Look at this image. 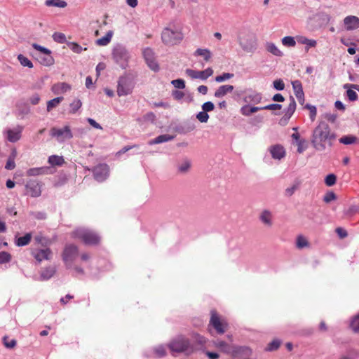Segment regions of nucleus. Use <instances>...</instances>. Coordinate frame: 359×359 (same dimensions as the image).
<instances>
[{
	"mask_svg": "<svg viewBox=\"0 0 359 359\" xmlns=\"http://www.w3.org/2000/svg\"><path fill=\"white\" fill-rule=\"evenodd\" d=\"M335 139L336 134L332 132L329 125L320 121L313 130L311 142L315 149L323 151L327 146L332 147Z\"/></svg>",
	"mask_w": 359,
	"mask_h": 359,
	"instance_id": "nucleus-1",
	"label": "nucleus"
},
{
	"mask_svg": "<svg viewBox=\"0 0 359 359\" xmlns=\"http://www.w3.org/2000/svg\"><path fill=\"white\" fill-rule=\"evenodd\" d=\"M215 347L219 348L224 353H232L233 355H241V356H248L251 354V350L245 346L241 347H233L231 344L222 341V340H215L212 341Z\"/></svg>",
	"mask_w": 359,
	"mask_h": 359,
	"instance_id": "nucleus-2",
	"label": "nucleus"
},
{
	"mask_svg": "<svg viewBox=\"0 0 359 359\" xmlns=\"http://www.w3.org/2000/svg\"><path fill=\"white\" fill-rule=\"evenodd\" d=\"M168 347L172 352L182 353L193 351V347L189 339L180 335L173 339L168 344Z\"/></svg>",
	"mask_w": 359,
	"mask_h": 359,
	"instance_id": "nucleus-3",
	"label": "nucleus"
},
{
	"mask_svg": "<svg viewBox=\"0 0 359 359\" xmlns=\"http://www.w3.org/2000/svg\"><path fill=\"white\" fill-rule=\"evenodd\" d=\"M72 236L81 239L86 245L97 244L100 241V236L96 233L85 228L76 229L72 233Z\"/></svg>",
	"mask_w": 359,
	"mask_h": 359,
	"instance_id": "nucleus-4",
	"label": "nucleus"
},
{
	"mask_svg": "<svg viewBox=\"0 0 359 359\" xmlns=\"http://www.w3.org/2000/svg\"><path fill=\"white\" fill-rule=\"evenodd\" d=\"M50 135L59 143H63L74 137L71 127L69 125H65L62 128L53 127L50 130Z\"/></svg>",
	"mask_w": 359,
	"mask_h": 359,
	"instance_id": "nucleus-5",
	"label": "nucleus"
},
{
	"mask_svg": "<svg viewBox=\"0 0 359 359\" xmlns=\"http://www.w3.org/2000/svg\"><path fill=\"white\" fill-rule=\"evenodd\" d=\"M162 41L167 45H174L182 39V34L175 29L165 28L161 34Z\"/></svg>",
	"mask_w": 359,
	"mask_h": 359,
	"instance_id": "nucleus-6",
	"label": "nucleus"
},
{
	"mask_svg": "<svg viewBox=\"0 0 359 359\" xmlns=\"http://www.w3.org/2000/svg\"><path fill=\"white\" fill-rule=\"evenodd\" d=\"M134 84L132 80L128 76L119 78L117 83L116 93L119 97L126 96L133 93Z\"/></svg>",
	"mask_w": 359,
	"mask_h": 359,
	"instance_id": "nucleus-7",
	"label": "nucleus"
},
{
	"mask_svg": "<svg viewBox=\"0 0 359 359\" xmlns=\"http://www.w3.org/2000/svg\"><path fill=\"white\" fill-rule=\"evenodd\" d=\"M239 44L244 51L254 53L257 46V39L252 34H246L239 38Z\"/></svg>",
	"mask_w": 359,
	"mask_h": 359,
	"instance_id": "nucleus-8",
	"label": "nucleus"
},
{
	"mask_svg": "<svg viewBox=\"0 0 359 359\" xmlns=\"http://www.w3.org/2000/svg\"><path fill=\"white\" fill-rule=\"evenodd\" d=\"M113 57L117 63L121 66L124 67L126 65L129 58L130 54L126 48L118 46L114 48L113 50Z\"/></svg>",
	"mask_w": 359,
	"mask_h": 359,
	"instance_id": "nucleus-9",
	"label": "nucleus"
},
{
	"mask_svg": "<svg viewBox=\"0 0 359 359\" xmlns=\"http://www.w3.org/2000/svg\"><path fill=\"white\" fill-rule=\"evenodd\" d=\"M210 325H212L216 330L217 333L219 334H224L228 327V324L224 320H222L217 316V313L213 311L211 312Z\"/></svg>",
	"mask_w": 359,
	"mask_h": 359,
	"instance_id": "nucleus-10",
	"label": "nucleus"
},
{
	"mask_svg": "<svg viewBox=\"0 0 359 359\" xmlns=\"http://www.w3.org/2000/svg\"><path fill=\"white\" fill-rule=\"evenodd\" d=\"M186 74L192 79H201L205 80L208 77L212 75L213 69L211 67H208L203 71H196L191 69H186Z\"/></svg>",
	"mask_w": 359,
	"mask_h": 359,
	"instance_id": "nucleus-11",
	"label": "nucleus"
},
{
	"mask_svg": "<svg viewBox=\"0 0 359 359\" xmlns=\"http://www.w3.org/2000/svg\"><path fill=\"white\" fill-rule=\"evenodd\" d=\"M78 255V249L77 247L74 245H66L62 257L63 260L67 265H70L72 262L75 259V258Z\"/></svg>",
	"mask_w": 359,
	"mask_h": 359,
	"instance_id": "nucleus-12",
	"label": "nucleus"
},
{
	"mask_svg": "<svg viewBox=\"0 0 359 359\" xmlns=\"http://www.w3.org/2000/svg\"><path fill=\"white\" fill-rule=\"evenodd\" d=\"M142 54L149 67L154 72L158 71L159 67L157 62L156 61L153 50L149 48H146L143 50Z\"/></svg>",
	"mask_w": 359,
	"mask_h": 359,
	"instance_id": "nucleus-13",
	"label": "nucleus"
},
{
	"mask_svg": "<svg viewBox=\"0 0 359 359\" xmlns=\"http://www.w3.org/2000/svg\"><path fill=\"white\" fill-rule=\"evenodd\" d=\"M22 130L23 127L18 126L13 128L6 129L4 133L8 141L11 142H15L21 138Z\"/></svg>",
	"mask_w": 359,
	"mask_h": 359,
	"instance_id": "nucleus-14",
	"label": "nucleus"
},
{
	"mask_svg": "<svg viewBox=\"0 0 359 359\" xmlns=\"http://www.w3.org/2000/svg\"><path fill=\"white\" fill-rule=\"evenodd\" d=\"M109 168L107 164H100L94 168L93 175L98 182H103L109 176Z\"/></svg>",
	"mask_w": 359,
	"mask_h": 359,
	"instance_id": "nucleus-15",
	"label": "nucleus"
},
{
	"mask_svg": "<svg viewBox=\"0 0 359 359\" xmlns=\"http://www.w3.org/2000/svg\"><path fill=\"white\" fill-rule=\"evenodd\" d=\"M271 157L278 161L284 158L286 155V151L283 146L280 144L271 145L268 149Z\"/></svg>",
	"mask_w": 359,
	"mask_h": 359,
	"instance_id": "nucleus-16",
	"label": "nucleus"
},
{
	"mask_svg": "<svg viewBox=\"0 0 359 359\" xmlns=\"http://www.w3.org/2000/svg\"><path fill=\"white\" fill-rule=\"evenodd\" d=\"M25 187L27 193L32 197H38L41 194V185L36 181L30 180L27 183Z\"/></svg>",
	"mask_w": 359,
	"mask_h": 359,
	"instance_id": "nucleus-17",
	"label": "nucleus"
},
{
	"mask_svg": "<svg viewBox=\"0 0 359 359\" xmlns=\"http://www.w3.org/2000/svg\"><path fill=\"white\" fill-rule=\"evenodd\" d=\"M344 24L348 31L359 28V18L355 15H348L344 19Z\"/></svg>",
	"mask_w": 359,
	"mask_h": 359,
	"instance_id": "nucleus-18",
	"label": "nucleus"
},
{
	"mask_svg": "<svg viewBox=\"0 0 359 359\" xmlns=\"http://www.w3.org/2000/svg\"><path fill=\"white\" fill-rule=\"evenodd\" d=\"M292 85L297 99L301 104H303L304 102V93L302 83L299 80H295L292 82Z\"/></svg>",
	"mask_w": 359,
	"mask_h": 359,
	"instance_id": "nucleus-19",
	"label": "nucleus"
},
{
	"mask_svg": "<svg viewBox=\"0 0 359 359\" xmlns=\"http://www.w3.org/2000/svg\"><path fill=\"white\" fill-rule=\"evenodd\" d=\"M51 255L52 252L48 248L41 249L32 252V255L39 262H41L43 260L50 259Z\"/></svg>",
	"mask_w": 359,
	"mask_h": 359,
	"instance_id": "nucleus-20",
	"label": "nucleus"
},
{
	"mask_svg": "<svg viewBox=\"0 0 359 359\" xmlns=\"http://www.w3.org/2000/svg\"><path fill=\"white\" fill-rule=\"evenodd\" d=\"M72 89V86L65 82L55 83L52 88V92L55 95L65 93Z\"/></svg>",
	"mask_w": 359,
	"mask_h": 359,
	"instance_id": "nucleus-21",
	"label": "nucleus"
},
{
	"mask_svg": "<svg viewBox=\"0 0 359 359\" xmlns=\"http://www.w3.org/2000/svg\"><path fill=\"white\" fill-rule=\"evenodd\" d=\"M259 219L267 227L273 225V214L269 210H264L259 215Z\"/></svg>",
	"mask_w": 359,
	"mask_h": 359,
	"instance_id": "nucleus-22",
	"label": "nucleus"
},
{
	"mask_svg": "<svg viewBox=\"0 0 359 359\" xmlns=\"http://www.w3.org/2000/svg\"><path fill=\"white\" fill-rule=\"evenodd\" d=\"M296 39L299 43L306 45V51H308L310 48L316 47L317 45V41L316 40L308 39L304 36H297Z\"/></svg>",
	"mask_w": 359,
	"mask_h": 359,
	"instance_id": "nucleus-23",
	"label": "nucleus"
},
{
	"mask_svg": "<svg viewBox=\"0 0 359 359\" xmlns=\"http://www.w3.org/2000/svg\"><path fill=\"white\" fill-rule=\"evenodd\" d=\"M233 86L231 85H223L219 86L215 92V97L221 98L225 96L226 94L230 93L233 91Z\"/></svg>",
	"mask_w": 359,
	"mask_h": 359,
	"instance_id": "nucleus-24",
	"label": "nucleus"
},
{
	"mask_svg": "<svg viewBox=\"0 0 359 359\" xmlns=\"http://www.w3.org/2000/svg\"><path fill=\"white\" fill-rule=\"evenodd\" d=\"M265 48L267 52L276 57H282L283 55V51H281L274 43L266 42Z\"/></svg>",
	"mask_w": 359,
	"mask_h": 359,
	"instance_id": "nucleus-25",
	"label": "nucleus"
},
{
	"mask_svg": "<svg viewBox=\"0 0 359 359\" xmlns=\"http://www.w3.org/2000/svg\"><path fill=\"white\" fill-rule=\"evenodd\" d=\"M339 142L344 145H350L359 143V138L353 135H344L339 139Z\"/></svg>",
	"mask_w": 359,
	"mask_h": 359,
	"instance_id": "nucleus-26",
	"label": "nucleus"
},
{
	"mask_svg": "<svg viewBox=\"0 0 359 359\" xmlns=\"http://www.w3.org/2000/svg\"><path fill=\"white\" fill-rule=\"evenodd\" d=\"M174 139V136L168 134L161 135L156 138L151 140L149 142V144H161L166 142L171 141Z\"/></svg>",
	"mask_w": 359,
	"mask_h": 359,
	"instance_id": "nucleus-27",
	"label": "nucleus"
},
{
	"mask_svg": "<svg viewBox=\"0 0 359 359\" xmlns=\"http://www.w3.org/2000/svg\"><path fill=\"white\" fill-rule=\"evenodd\" d=\"M296 109V102L292 97H290V103L285 109L284 118L285 120H288L291 118Z\"/></svg>",
	"mask_w": 359,
	"mask_h": 359,
	"instance_id": "nucleus-28",
	"label": "nucleus"
},
{
	"mask_svg": "<svg viewBox=\"0 0 359 359\" xmlns=\"http://www.w3.org/2000/svg\"><path fill=\"white\" fill-rule=\"evenodd\" d=\"M248 102H252L253 104H259L262 102V95L260 93L252 92L248 94L245 98Z\"/></svg>",
	"mask_w": 359,
	"mask_h": 359,
	"instance_id": "nucleus-29",
	"label": "nucleus"
},
{
	"mask_svg": "<svg viewBox=\"0 0 359 359\" xmlns=\"http://www.w3.org/2000/svg\"><path fill=\"white\" fill-rule=\"evenodd\" d=\"M113 34H114L113 31H109L106 34L105 36H104L103 37H102L100 39H98L96 41V44L100 46H105L108 45L111 40Z\"/></svg>",
	"mask_w": 359,
	"mask_h": 359,
	"instance_id": "nucleus-30",
	"label": "nucleus"
},
{
	"mask_svg": "<svg viewBox=\"0 0 359 359\" xmlns=\"http://www.w3.org/2000/svg\"><path fill=\"white\" fill-rule=\"evenodd\" d=\"M55 273V268L53 266L48 267L41 271V280H45L50 278Z\"/></svg>",
	"mask_w": 359,
	"mask_h": 359,
	"instance_id": "nucleus-31",
	"label": "nucleus"
},
{
	"mask_svg": "<svg viewBox=\"0 0 359 359\" xmlns=\"http://www.w3.org/2000/svg\"><path fill=\"white\" fill-rule=\"evenodd\" d=\"M32 239V234L28 233L24 236L16 238L15 243L17 246H25L29 243Z\"/></svg>",
	"mask_w": 359,
	"mask_h": 359,
	"instance_id": "nucleus-32",
	"label": "nucleus"
},
{
	"mask_svg": "<svg viewBox=\"0 0 359 359\" xmlns=\"http://www.w3.org/2000/svg\"><path fill=\"white\" fill-rule=\"evenodd\" d=\"M259 110H262V107H250L248 105L243 106L241 109V112L244 116H250L252 114L257 112Z\"/></svg>",
	"mask_w": 359,
	"mask_h": 359,
	"instance_id": "nucleus-33",
	"label": "nucleus"
},
{
	"mask_svg": "<svg viewBox=\"0 0 359 359\" xmlns=\"http://www.w3.org/2000/svg\"><path fill=\"white\" fill-rule=\"evenodd\" d=\"M48 161L53 166H60L65 163V160L63 157L57 155H52L49 156Z\"/></svg>",
	"mask_w": 359,
	"mask_h": 359,
	"instance_id": "nucleus-34",
	"label": "nucleus"
},
{
	"mask_svg": "<svg viewBox=\"0 0 359 359\" xmlns=\"http://www.w3.org/2000/svg\"><path fill=\"white\" fill-rule=\"evenodd\" d=\"M63 97H57L52 99L47 102V111H50L53 109L57 107L63 100Z\"/></svg>",
	"mask_w": 359,
	"mask_h": 359,
	"instance_id": "nucleus-35",
	"label": "nucleus"
},
{
	"mask_svg": "<svg viewBox=\"0 0 359 359\" xmlns=\"http://www.w3.org/2000/svg\"><path fill=\"white\" fill-rule=\"evenodd\" d=\"M45 4L47 6H54L58 8H65L67 4L63 0H46Z\"/></svg>",
	"mask_w": 359,
	"mask_h": 359,
	"instance_id": "nucleus-36",
	"label": "nucleus"
},
{
	"mask_svg": "<svg viewBox=\"0 0 359 359\" xmlns=\"http://www.w3.org/2000/svg\"><path fill=\"white\" fill-rule=\"evenodd\" d=\"M191 168V161L188 159H184L178 165V171L182 173L187 172Z\"/></svg>",
	"mask_w": 359,
	"mask_h": 359,
	"instance_id": "nucleus-37",
	"label": "nucleus"
},
{
	"mask_svg": "<svg viewBox=\"0 0 359 359\" xmlns=\"http://www.w3.org/2000/svg\"><path fill=\"white\" fill-rule=\"evenodd\" d=\"M45 173L44 168H33L27 170L26 175L27 176H37Z\"/></svg>",
	"mask_w": 359,
	"mask_h": 359,
	"instance_id": "nucleus-38",
	"label": "nucleus"
},
{
	"mask_svg": "<svg viewBox=\"0 0 359 359\" xmlns=\"http://www.w3.org/2000/svg\"><path fill=\"white\" fill-rule=\"evenodd\" d=\"M282 44L287 47H294L296 46V41L294 37L287 36L281 39Z\"/></svg>",
	"mask_w": 359,
	"mask_h": 359,
	"instance_id": "nucleus-39",
	"label": "nucleus"
},
{
	"mask_svg": "<svg viewBox=\"0 0 359 359\" xmlns=\"http://www.w3.org/2000/svg\"><path fill=\"white\" fill-rule=\"evenodd\" d=\"M195 55L203 57L205 61H208L211 57V53L208 49L198 48L196 50Z\"/></svg>",
	"mask_w": 359,
	"mask_h": 359,
	"instance_id": "nucleus-40",
	"label": "nucleus"
},
{
	"mask_svg": "<svg viewBox=\"0 0 359 359\" xmlns=\"http://www.w3.org/2000/svg\"><path fill=\"white\" fill-rule=\"evenodd\" d=\"M70 113L75 114L82 106V102L79 99H74L70 104Z\"/></svg>",
	"mask_w": 359,
	"mask_h": 359,
	"instance_id": "nucleus-41",
	"label": "nucleus"
},
{
	"mask_svg": "<svg viewBox=\"0 0 359 359\" xmlns=\"http://www.w3.org/2000/svg\"><path fill=\"white\" fill-rule=\"evenodd\" d=\"M295 144L297 146V152L299 154L303 153L308 147V143L305 139L297 141L295 142Z\"/></svg>",
	"mask_w": 359,
	"mask_h": 359,
	"instance_id": "nucleus-42",
	"label": "nucleus"
},
{
	"mask_svg": "<svg viewBox=\"0 0 359 359\" xmlns=\"http://www.w3.org/2000/svg\"><path fill=\"white\" fill-rule=\"evenodd\" d=\"M18 59L20 63L21 64V65H22L24 67H27L29 68L33 67V64L31 62V60H29L27 57L24 56L23 55L20 54L18 56Z\"/></svg>",
	"mask_w": 359,
	"mask_h": 359,
	"instance_id": "nucleus-43",
	"label": "nucleus"
},
{
	"mask_svg": "<svg viewBox=\"0 0 359 359\" xmlns=\"http://www.w3.org/2000/svg\"><path fill=\"white\" fill-rule=\"evenodd\" d=\"M296 245L298 248L302 249L309 246V242L303 236H299L297 238Z\"/></svg>",
	"mask_w": 359,
	"mask_h": 359,
	"instance_id": "nucleus-44",
	"label": "nucleus"
},
{
	"mask_svg": "<svg viewBox=\"0 0 359 359\" xmlns=\"http://www.w3.org/2000/svg\"><path fill=\"white\" fill-rule=\"evenodd\" d=\"M53 39L55 41L60 43H63L66 41L65 35L61 32H55L53 34Z\"/></svg>",
	"mask_w": 359,
	"mask_h": 359,
	"instance_id": "nucleus-45",
	"label": "nucleus"
},
{
	"mask_svg": "<svg viewBox=\"0 0 359 359\" xmlns=\"http://www.w3.org/2000/svg\"><path fill=\"white\" fill-rule=\"evenodd\" d=\"M233 76V74L231 73H224L222 75L217 76L215 77V80L216 82L221 83L225 81L228 79H231Z\"/></svg>",
	"mask_w": 359,
	"mask_h": 359,
	"instance_id": "nucleus-46",
	"label": "nucleus"
},
{
	"mask_svg": "<svg viewBox=\"0 0 359 359\" xmlns=\"http://www.w3.org/2000/svg\"><path fill=\"white\" fill-rule=\"evenodd\" d=\"M196 118L201 122V123H207L209 119V115L207 112L205 111H202L198 112L196 114Z\"/></svg>",
	"mask_w": 359,
	"mask_h": 359,
	"instance_id": "nucleus-47",
	"label": "nucleus"
},
{
	"mask_svg": "<svg viewBox=\"0 0 359 359\" xmlns=\"http://www.w3.org/2000/svg\"><path fill=\"white\" fill-rule=\"evenodd\" d=\"M337 177L334 174H330L326 176L325 182L327 186L331 187L336 183Z\"/></svg>",
	"mask_w": 359,
	"mask_h": 359,
	"instance_id": "nucleus-48",
	"label": "nucleus"
},
{
	"mask_svg": "<svg viewBox=\"0 0 359 359\" xmlns=\"http://www.w3.org/2000/svg\"><path fill=\"white\" fill-rule=\"evenodd\" d=\"M171 84L176 88L184 89L185 88V82L183 79H178L171 81Z\"/></svg>",
	"mask_w": 359,
	"mask_h": 359,
	"instance_id": "nucleus-49",
	"label": "nucleus"
},
{
	"mask_svg": "<svg viewBox=\"0 0 359 359\" xmlns=\"http://www.w3.org/2000/svg\"><path fill=\"white\" fill-rule=\"evenodd\" d=\"M11 259V255L5 251L0 252V264L9 262Z\"/></svg>",
	"mask_w": 359,
	"mask_h": 359,
	"instance_id": "nucleus-50",
	"label": "nucleus"
},
{
	"mask_svg": "<svg viewBox=\"0 0 359 359\" xmlns=\"http://www.w3.org/2000/svg\"><path fill=\"white\" fill-rule=\"evenodd\" d=\"M280 342L279 340H273L268 344V346L266 347V350L269 351L276 350L280 346Z\"/></svg>",
	"mask_w": 359,
	"mask_h": 359,
	"instance_id": "nucleus-51",
	"label": "nucleus"
},
{
	"mask_svg": "<svg viewBox=\"0 0 359 359\" xmlns=\"http://www.w3.org/2000/svg\"><path fill=\"white\" fill-rule=\"evenodd\" d=\"M351 327L354 332L359 330V314L352 319L351 322Z\"/></svg>",
	"mask_w": 359,
	"mask_h": 359,
	"instance_id": "nucleus-52",
	"label": "nucleus"
},
{
	"mask_svg": "<svg viewBox=\"0 0 359 359\" xmlns=\"http://www.w3.org/2000/svg\"><path fill=\"white\" fill-rule=\"evenodd\" d=\"M273 88L277 90H283L285 88V83L281 79H276L273 82Z\"/></svg>",
	"mask_w": 359,
	"mask_h": 359,
	"instance_id": "nucleus-53",
	"label": "nucleus"
},
{
	"mask_svg": "<svg viewBox=\"0 0 359 359\" xmlns=\"http://www.w3.org/2000/svg\"><path fill=\"white\" fill-rule=\"evenodd\" d=\"M353 89V88H350L346 91L347 97L350 101H355L358 99V95Z\"/></svg>",
	"mask_w": 359,
	"mask_h": 359,
	"instance_id": "nucleus-54",
	"label": "nucleus"
},
{
	"mask_svg": "<svg viewBox=\"0 0 359 359\" xmlns=\"http://www.w3.org/2000/svg\"><path fill=\"white\" fill-rule=\"evenodd\" d=\"M306 107L309 110L311 121H314L317 114L316 107L311 104H306Z\"/></svg>",
	"mask_w": 359,
	"mask_h": 359,
	"instance_id": "nucleus-55",
	"label": "nucleus"
},
{
	"mask_svg": "<svg viewBox=\"0 0 359 359\" xmlns=\"http://www.w3.org/2000/svg\"><path fill=\"white\" fill-rule=\"evenodd\" d=\"M214 109H215V105L210 101L206 102L203 103L202 105V109L203 111H205V112L212 111L214 110Z\"/></svg>",
	"mask_w": 359,
	"mask_h": 359,
	"instance_id": "nucleus-56",
	"label": "nucleus"
},
{
	"mask_svg": "<svg viewBox=\"0 0 359 359\" xmlns=\"http://www.w3.org/2000/svg\"><path fill=\"white\" fill-rule=\"evenodd\" d=\"M155 353L158 357L165 356L166 354L165 347L163 345H159L155 348Z\"/></svg>",
	"mask_w": 359,
	"mask_h": 359,
	"instance_id": "nucleus-57",
	"label": "nucleus"
},
{
	"mask_svg": "<svg viewBox=\"0 0 359 359\" xmlns=\"http://www.w3.org/2000/svg\"><path fill=\"white\" fill-rule=\"evenodd\" d=\"M8 337H4L3 338L4 344L6 348H14L16 345V341L15 339H11L10 341H8Z\"/></svg>",
	"mask_w": 359,
	"mask_h": 359,
	"instance_id": "nucleus-58",
	"label": "nucleus"
},
{
	"mask_svg": "<svg viewBox=\"0 0 359 359\" xmlns=\"http://www.w3.org/2000/svg\"><path fill=\"white\" fill-rule=\"evenodd\" d=\"M32 47L36 49V50L40 51L43 54L46 53H51V51L48 50V48L43 47L37 43H33Z\"/></svg>",
	"mask_w": 359,
	"mask_h": 359,
	"instance_id": "nucleus-59",
	"label": "nucleus"
},
{
	"mask_svg": "<svg viewBox=\"0 0 359 359\" xmlns=\"http://www.w3.org/2000/svg\"><path fill=\"white\" fill-rule=\"evenodd\" d=\"M44 55L46 56L44 57V58L41 61V63L45 65H52L53 62V59L52 56L50 55V53H46Z\"/></svg>",
	"mask_w": 359,
	"mask_h": 359,
	"instance_id": "nucleus-60",
	"label": "nucleus"
},
{
	"mask_svg": "<svg viewBox=\"0 0 359 359\" xmlns=\"http://www.w3.org/2000/svg\"><path fill=\"white\" fill-rule=\"evenodd\" d=\"M281 108L282 105L280 104H271L262 107V109L266 110H280Z\"/></svg>",
	"mask_w": 359,
	"mask_h": 359,
	"instance_id": "nucleus-61",
	"label": "nucleus"
},
{
	"mask_svg": "<svg viewBox=\"0 0 359 359\" xmlns=\"http://www.w3.org/2000/svg\"><path fill=\"white\" fill-rule=\"evenodd\" d=\"M335 199H336V195L332 191L327 193L324 196V201L325 203H330V201H334Z\"/></svg>",
	"mask_w": 359,
	"mask_h": 359,
	"instance_id": "nucleus-62",
	"label": "nucleus"
},
{
	"mask_svg": "<svg viewBox=\"0 0 359 359\" xmlns=\"http://www.w3.org/2000/svg\"><path fill=\"white\" fill-rule=\"evenodd\" d=\"M297 189L298 184H293L292 187L287 188L285 191V196H291Z\"/></svg>",
	"mask_w": 359,
	"mask_h": 359,
	"instance_id": "nucleus-63",
	"label": "nucleus"
},
{
	"mask_svg": "<svg viewBox=\"0 0 359 359\" xmlns=\"http://www.w3.org/2000/svg\"><path fill=\"white\" fill-rule=\"evenodd\" d=\"M15 163L13 158L9 157L5 165V168L7 170H13L15 168Z\"/></svg>",
	"mask_w": 359,
	"mask_h": 359,
	"instance_id": "nucleus-64",
	"label": "nucleus"
}]
</instances>
